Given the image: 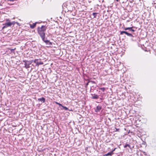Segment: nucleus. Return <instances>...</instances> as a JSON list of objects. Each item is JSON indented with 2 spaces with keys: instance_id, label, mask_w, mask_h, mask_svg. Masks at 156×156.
<instances>
[{
  "instance_id": "14",
  "label": "nucleus",
  "mask_w": 156,
  "mask_h": 156,
  "mask_svg": "<svg viewBox=\"0 0 156 156\" xmlns=\"http://www.w3.org/2000/svg\"><path fill=\"white\" fill-rule=\"evenodd\" d=\"M97 13L96 12H94L93 13V15L94 16V18H96L97 16Z\"/></svg>"
},
{
  "instance_id": "9",
  "label": "nucleus",
  "mask_w": 156,
  "mask_h": 156,
  "mask_svg": "<svg viewBox=\"0 0 156 156\" xmlns=\"http://www.w3.org/2000/svg\"><path fill=\"white\" fill-rule=\"evenodd\" d=\"M43 41L47 44H48V43L49 45L52 44V43L51 42H50L49 40H45V38H44V40Z\"/></svg>"
},
{
  "instance_id": "1",
  "label": "nucleus",
  "mask_w": 156,
  "mask_h": 156,
  "mask_svg": "<svg viewBox=\"0 0 156 156\" xmlns=\"http://www.w3.org/2000/svg\"><path fill=\"white\" fill-rule=\"evenodd\" d=\"M47 29V27L45 26L42 25L41 27H38L37 28V31L38 34L44 40L45 37V32Z\"/></svg>"
},
{
  "instance_id": "5",
  "label": "nucleus",
  "mask_w": 156,
  "mask_h": 156,
  "mask_svg": "<svg viewBox=\"0 0 156 156\" xmlns=\"http://www.w3.org/2000/svg\"><path fill=\"white\" fill-rule=\"evenodd\" d=\"M37 23V22H36L34 23H33L32 24H30V27L32 29H33L36 26V24Z\"/></svg>"
},
{
  "instance_id": "20",
  "label": "nucleus",
  "mask_w": 156,
  "mask_h": 156,
  "mask_svg": "<svg viewBox=\"0 0 156 156\" xmlns=\"http://www.w3.org/2000/svg\"><path fill=\"white\" fill-rule=\"evenodd\" d=\"M116 129V131H119V129Z\"/></svg>"
},
{
  "instance_id": "6",
  "label": "nucleus",
  "mask_w": 156,
  "mask_h": 156,
  "mask_svg": "<svg viewBox=\"0 0 156 156\" xmlns=\"http://www.w3.org/2000/svg\"><path fill=\"white\" fill-rule=\"evenodd\" d=\"M133 27H126L124 29V30H129L130 31H132L133 32L135 31V30L132 29Z\"/></svg>"
},
{
  "instance_id": "12",
  "label": "nucleus",
  "mask_w": 156,
  "mask_h": 156,
  "mask_svg": "<svg viewBox=\"0 0 156 156\" xmlns=\"http://www.w3.org/2000/svg\"><path fill=\"white\" fill-rule=\"evenodd\" d=\"M114 153H112V152H109L107 154H104V156H108V155H112Z\"/></svg>"
},
{
  "instance_id": "18",
  "label": "nucleus",
  "mask_w": 156,
  "mask_h": 156,
  "mask_svg": "<svg viewBox=\"0 0 156 156\" xmlns=\"http://www.w3.org/2000/svg\"><path fill=\"white\" fill-rule=\"evenodd\" d=\"M116 148H115L111 152H112V153H113V152L115 151V150L116 149Z\"/></svg>"
},
{
  "instance_id": "11",
  "label": "nucleus",
  "mask_w": 156,
  "mask_h": 156,
  "mask_svg": "<svg viewBox=\"0 0 156 156\" xmlns=\"http://www.w3.org/2000/svg\"><path fill=\"white\" fill-rule=\"evenodd\" d=\"M38 101H42L43 102H45V100L44 98L42 97L41 98H40L38 99Z\"/></svg>"
},
{
  "instance_id": "16",
  "label": "nucleus",
  "mask_w": 156,
  "mask_h": 156,
  "mask_svg": "<svg viewBox=\"0 0 156 156\" xmlns=\"http://www.w3.org/2000/svg\"><path fill=\"white\" fill-rule=\"evenodd\" d=\"M55 102V103L56 104L58 105L59 106H61L62 107L63 106L61 104L59 103H58V102Z\"/></svg>"
},
{
  "instance_id": "13",
  "label": "nucleus",
  "mask_w": 156,
  "mask_h": 156,
  "mask_svg": "<svg viewBox=\"0 0 156 156\" xmlns=\"http://www.w3.org/2000/svg\"><path fill=\"white\" fill-rule=\"evenodd\" d=\"M98 89L101 90L103 92H104L105 90V88L104 87H99Z\"/></svg>"
},
{
  "instance_id": "10",
  "label": "nucleus",
  "mask_w": 156,
  "mask_h": 156,
  "mask_svg": "<svg viewBox=\"0 0 156 156\" xmlns=\"http://www.w3.org/2000/svg\"><path fill=\"white\" fill-rule=\"evenodd\" d=\"M124 148H126L127 147H128L130 149H131L130 146L128 144H126L123 146Z\"/></svg>"
},
{
  "instance_id": "2",
  "label": "nucleus",
  "mask_w": 156,
  "mask_h": 156,
  "mask_svg": "<svg viewBox=\"0 0 156 156\" xmlns=\"http://www.w3.org/2000/svg\"><path fill=\"white\" fill-rule=\"evenodd\" d=\"M6 21L7 22L3 24L4 26L2 28V30H3L8 27H11L12 25H14L15 24L14 22H11L9 19H7Z\"/></svg>"
},
{
  "instance_id": "15",
  "label": "nucleus",
  "mask_w": 156,
  "mask_h": 156,
  "mask_svg": "<svg viewBox=\"0 0 156 156\" xmlns=\"http://www.w3.org/2000/svg\"><path fill=\"white\" fill-rule=\"evenodd\" d=\"M9 50H10V51H11V52H12L13 51H14L16 49V48H15L14 49H10V48H9Z\"/></svg>"
},
{
  "instance_id": "21",
  "label": "nucleus",
  "mask_w": 156,
  "mask_h": 156,
  "mask_svg": "<svg viewBox=\"0 0 156 156\" xmlns=\"http://www.w3.org/2000/svg\"><path fill=\"white\" fill-rule=\"evenodd\" d=\"M91 82H92V83H95V82H94V81H91Z\"/></svg>"
},
{
  "instance_id": "3",
  "label": "nucleus",
  "mask_w": 156,
  "mask_h": 156,
  "mask_svg": "<svg viewBox=\"0 0 156 156\" xmlns=\"http://www.w3.org/2000/svg\"><path fill=\"white\" fill-rule=\"evenodd\" d=\"M33 62L36 64V66H39V65L43 64V62L41 61L40 59H35L33 61Z\"/></svg>"
},
{
  "instance_id": "4",
  "label": "nucleus",
  "mask_w": 156,
  "mask_h": 156,
  "mask_svg": "<svg viewBox=\"0 0 156 156\" xmlns=\"http://www.w3.org/2000/svg\"><path fill=\"white\" fill-rule=\"evenodd\" d=\"M123 34H125L127 35V36H129L132 37H133V36L132 34H131L130 33H128L126 31H121L120 33L121 35H122Z\"/></svg>"
},
{
  "instance_id": "7",
  "label": "nucleus",
  "mask_w": 156,
  "mask_h": 156,
  "mask_svg": "<svg viewBox=\"0 0 156 156\" xmlns=\"http://www.w3.org/2000/svg\"><path fill=\"white\" fill-rule=\"evenodd\" d=\"M99 98V96L97 94H94L93 96L91 98L92 99H97Z\"/></svg>"
},
{
  "instance_id": "8",
  "label": "nucleus",
  "mask_w": 156,
  "mask_h": 156,
  "mask_svg": "<svg viewBox=\"0 0 156 156\" xmlns=\"http://www.w3.org/2000/svg\"><path fill=\"white\" fill-rule=\"evenodd\" d=\"M101 109V107L100 106H98L97 107L95 111L96 112L99 111Z\"/></svg>"
},
{
  "instance_id": "17",
  "label": "nucleus",
  "mask_w": 156,
  "mask_h": 156,
  "mask_svg": "<svg viewBox=\"0 0 156 156\" xmlns=\"http://www.w3.org/2000/svg\"><path fill=\"white\" fill-rule=\"evenodd\" d=\"M63 108H64L65 110H67L68 109V108L66 107H65L63 106L62 107Z\"/></svg>"
},
{
  "instance_id": "19",
  "label": "nucleus",
  "mask_w": 156,
  "mask_h": 156,
  "mask_svg": "<svg viewBox=\"0 0 156 156\" xmlns=\"http://www.w3.org/2000/svg\"><path fill=\"white\" fill-rule=\"evenodd\" d=\"M89 82V81H88V82L87 83V84H86V86H87L88 85Z\"/></svg>"
}]
</instances>
